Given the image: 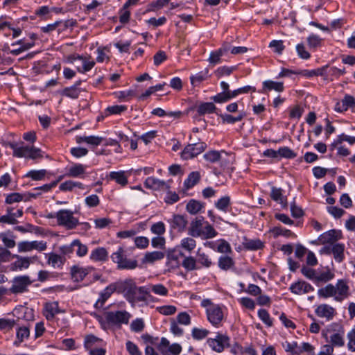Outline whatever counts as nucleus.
I'll return each mask as SVG.
<instances>
[{
	"instance_id": "3c124183",
	"label": "nucleus",
	"mask_w": 355,
	"mask_h": 355,
	"mask_svg": "<svg viewBox=\"0 0 355 355\" xmlns=\"http://www.w3.org/2000/svg\"><path fill=\"white\" fill-rule=\"evenodd\" d=\"M271 232L274 234V236L277 237L278 236L282 235L286 237L291 236L293 235V233L289 230L283 229L281 227H275L271 230Z\"/></svg>"
},
{
	"instance_id": "c9c22d12",
	"label": "nucleus",
	"mask_w": 355,
	"mask_h": 355,
	"mask_svg": "<svg viewBox=\"0 0 355 355\" xmlns=\"http://www.w3.org/2000/svg\"><path fill=\"white\" fill-rule=\"evenodd\" d=\"M285 349L286 352H290L293 355H300L303 352V349H302L300 346H298L297 343H288L286 342V344L284 345Z\"/></svg>"
},
{
	"instance_id": "f03ea898",
	"label": "nucleus",
	"mask_w": 355,
	"mask_h": 355,
	"mask_svg": "<svg viewBox=\"0 0 355 355\" xmlns=\"http://www.w3.org/2000/svg\"><path fill=\"white\" fill-rule=\"evenodd\" d=\"M58 225L67 230H73L79 224L78 218L73 216V212L69 209H61L55 214Z\"/></svg>"
},
{
	"instance_id": "864d4df0",
	"label": "nucleus",
	"mask_w": 355,
	"mask_h": 355,
	"mask_svg": "<svg viewBox=\"0 0 355 355\" xmlns=\"http://www.w3.org/2000/svg\"><path fill=\"white\" fill-rule=\"evenodd\" d=\"M209 334L207 329L193 328L192 330V337L196 340H200L206 338Z\"/></svg>"
},
{
	"instance_id": "f3484780",
	"label": "nucleus",
	"mask_w": 355,
	"mask_h": 355,
	"mask_svg": "<svg viewBox=\"0 0 355 355\" xmlns=\"http://www.w3.org/2000/svg\"><path fill=\"white\" fill-rule=\"evenodd\" d=\"M145 186L154 190L169 189L170 186L164 181L158 180L154 177H149L145 181Z\"/></svg>"
},
{
	"instance_id": "09e8293b",
	"label": "nucleus",
	"mask_w": 355,
	"mask_h": 355,
	"mask_svg": "<svg viewBox=\"0 0 355 355\" xmlns=\"http://www.w3.org/2000/svg\"><path fill=\"white\" fill-rule=\"evenodd\" d=\"M182 264L188 270H193L196 268V260L193 257H185Z\"/></svg>"
},
{
	"instance_id": "20e7f679",
	"label": "nucleus",
	"mask_w": 355,
	"mask_h": 355,
	"mask_svg": "<svg viewBox=\"0 0 355 355\" xmlns=\"http://www.w3.org/2000/svg\"><path fill=\"white\" fill-rule=\"evenodd\" d=\"M32 282L30 277L27 275L15 277L12 280V285L10 288V291L13 294L26 292L28 287Z\"/></svg>"
},
{
	"instance_id": "72a5a7b5",
	"label": "nucleus",
	"mask_w": 355,
	"mask_h": 355,
	"mask_svg": "<svg viewBox=\"0 0 355 355\" xmlns=\"http://www.w3.org/2000/svg\"><path fill=\"white\" fill-rule=\"evenodd\" d=\"M148 287L150 288V291H151L155 295L159 296H166L168 293V289L161 284H151Z\"/></svg>"
},
{
	"instance_id": "a19ab883",
	"label": "nucleus",
	"mask_w": 355,
	"mask_h": 355,
	"mask_svg": "<svg viewBox=\"0 0 355 355\" xmlns=\"http://www.w3.org/2000/svg\"><path fill=\"white\" fill-rule=\"evenodd\" d=\"M30 331L29 329L26 327H20L18 329L17 331V339L15 342L16 345H19L21 343H22L24 338H26L29 336Z\"/></svg>"
},
{
	"instance_id": "6ab92c4d",
	"label": "nucleus",
	"mask_w": 355,
	"mask_h": 355,
	"mask_svg": "<svg viewBox=\"0 0 355 355\" xmlns=\"http://www.w3.org/2000/svg\"><path fill=\"white\" fill-rule=\"evenodd\" d=\"M116 291V287L114 284L107 286L100 295L99 299L95 304V307L97 309L102 308L105 302L111 296V295Z\"/></svg>"
},
{
	"instance_id": "ddd939ff",
	"label": "nucleus",
	"mask_w": 355,
	"mask_h": 355,
	"mask_svg": "<svg viewBox=\"0 0 355 355\" xmlns=\"http://www.w3.org/2000/svg\"><path fill=\"white\" fill-rule=\"evenodd\" d=\"M339 232L335 230H331L321 234L318 239L320 244H333L340 239Z\"/></svg>"
},
{
	"instance_id": "052dcab7",
	"label": "nucleus",
	"mask_w": 355,
	"mask_h": 355,
	"mask_svg": "<svg viewBox=\"0 0 355 355\" xmlns=\"http://www.w3.org/2000/svg\"><path fill=\"white\" fill-rule=\"evenodd\" d=\"M101 339L94 336V335H88L85 339V347L87 349L92 348L95 343L101 342Z\"/></svg>"
},
{
	"instance_id": "412c9836",
	"label": "nucleus",
	"mask_w": 355,
	"mask_h": 355,
	"mask_svg": "<svg viewBox=\"0 0 355 355\" xmlns=\"http://www.w3.org/2000/svg\"><path fill=\"white\" fill-rule=\"evenodd\" d=\"M239 94L241 93L239 89H238L234 91L219 93L217 95L213 96L211 99H213L216 103H221L229 101L230 99L236 96Z\"/></svg>"
},
{
	"instance_id": "bf43d9fd",
	"label": "nucleus",
	"mask_w": 355,
	"mask_h": 355,
	"mask_svg": "<svg viewBox=\"0 0 355 355\" xmlns=\"http://www.w3.org/2000/svg\"><path fill=\"white\" fill-rule=\"evenodd\" d=\"M150 230L153 234L162 235L165 232V225L162 222H157L151 226Z\"/></svg>"
},
{
	"instance_id": "473e14b6",
	"label": "nucleus",
	"mask_w": 355,
	"mask_h": 355,
	"mask_svg": "<svg viewBox=\"0 0 355 355\" xmlns=\"http://www.w3.org/2000/svg\"><path fill=\"white\" fill-rule=\"evenodd\" d=\"M165 254L162 252L154 251L152 252H147L145 254L144 262L153 263L155 261L161 260L164 257Z\"/></svg>"
},
{
	"instance_id": "13d9d810",
	"label": "nucleus",
	"mask_w": 355,
	"mask_h": 355,
	"mask_svg": "<svg viewBox=\"0 0 355 355\" xmlns=\"http://www.w3.org/2000/svg\"><path fill=\"white\" fill-rule=\"evenodd\" d=\"M230 198L228 196H225L219 199L216 203V207L220 210L224 211H227L228 206L230 205Z\"/></svg>"
},
{
	"instance_id": "4468645a",
	"label": "nucleus",
	"mask_w": 355,
	"mask_h": 355,
	"mask_svg": "<svg viewBox=\"0 0 355 355\" xmlns=\"http://www.w3.org/2000/svg\"><path fill=\"white\" fill-rule=\"evenodd\" d=\"M315 313L318 317L325 318L331 320L336 315V310L328 304H320L315 309Z\"/></svg>"
},
{
	"instance_id": "6e6d98bb",
	"label": "nucleus",
	"mask_w": 355,
	"mask_h": 355,
	"mask_svg": "<svg viewBox=\"0 0 355 355\" xmlns=\"http://www.w3.org/2000/svg\"><path fill=\"white\" fill-rule=\"evenodd\" d=\"M258 315L260 319L268 327L272 325V320H271L268 312L266 309H260L258 312Z\"/></svg>"
},
{
	"instance_id": "4be33fe9",
	"label": "nucleus",
	"mask_w": 355,
	"mask_h": 355,
	"mask_svg": "<svg viewBox=\"0 0 355 355\" xmlns=\"http://www.w3.org/2000/svg\"><path fill=\"white\" fill-rule=\"evenodd\" d=\"M270 198L276 201L279 202L282 205V207L286 208L288 207L287 198L283 196L282 189L280 188L272 187L270 193Z\"/></svg>"
},
{
	"instance_id": "aec40b11",
	"label": "nucleus",
	"mask_w": 355,
	"mask_h": 355,
	"mask_svg": "<svg viewBox=\"0 0 355 355\" xmlns=\"http://www.w3.org/2000/svg\"><path fill=\"white\" fill-rule=\"evenodd\" d=\"M239 94L241 93L239 89H238L234 91L219 93L217 95L213 96L211 99H213L216 103H221L229 101L230 99L236 96Z\"/></svg>"
},
{
	"instance_id": "6e6552de",
	"label": "nucleus",
	"mask_w": 355,
	"mask_h": 355,
	"mask_svg": "<svg viewBox=\"0 0 355 355\" xmlns=\"http://www.w3.org/2000/svg\"><path fill=\"white\" fill-rule=\"evenodd\" d=\"M157 348L164 355H178L182 351V347L179 344L170 345L169 341L165 338L161 339Z\"/></svg>"
},
{
	"instance_id": "5fc2aeb1",
	"label": "nucleus",
	"mask_w": 355,
	"mask_h": 355,
	"mask_svg": "<svg viewBox=\"0 0 355 355\" xmlns=\"http://www.w3.org/2000/svg\"><path fill=\"white\" fill-rule=\"evenodd\" d=\"M204 157L207 161L214 163L220 159V154L218 151L211 150L205 153Z\"/></svg>"
},
{
	"instance_id": "39448f33",
	"label": "nucleus",
	"mask_w": 355,
	"mask_h": 355,
	"mask_svg": "<svg viewBox=\"0 0 355 355\" xmlns=\"http://www.w3.org/2000/svg\"><path fill=\"white\" fill-rule=\"evenodd\" d=\"M105 319L109 324H128L130 314L126 311H109L105 313Z\"/></svg>"
},
{
	"instance_id": "4c0bfd02",
	"label": "nucleus",
	"mask_w": 355,
	"mask_h": 355,
	"mask_svg": "<svg viewBox=\"0 0 355 355\" xmlns=\"http://www.w3.org/2000/svg\"><path fill=\"white\" fill-rule=\"evenodd\" d=\"M72 246H74V251L78 257H83L87 253V247L78 239L72 242Z\"/></svg>"
},
{
	"instance_id": "a878e982",
	"label": "nucleus",
	"mask_w": 355,
	"mask_h": 355,
	"mask_svg": "<svg viewBox=\"0 0 355 355\" xmlns=\"http://www.w3.org/2000/svg\"><path fill=\"white\" fill-rule=\"evenodd\" d=\"M200 179V173L198 171L191 172L187 180H185L184 185L185 189H189L190 188L194 187Z\"/></svg>"
},
{
	"instance_id": "a18cd8bd",
	"label": "nucleus",
	"mask_w": 355,
	"mask_h": 355,
	"mask_svg": "<svg viewBox=\"0 0 355 355\" xmlns=\"http://www.w3.org/2000/svg\"><path fill=\"white\" fill-rule=\"evenodd\" d=\"M156 310L162 315H171L176 312L177 309L175 306L173 305H166L158 306L156 308Z\"/></svg>"
},
{
	"instance_id": "49530a36",
	"label": "nucleus",
	"mask_w": 355,
	"mask_h": 355,
	"mask_svg": "<svg viewBox=\"0 0 355 355\" xmlns=\"http://www.w3.org/2000/svg\"><path fill=\"white\" fill-rule=\"evenodd\" d=\"M234 265L232 259L230 257H222L219 259L218 266L222 269L227 270Z\"/></svg>"
},
{
	"instance_id": "f704fd0d",
	"label": "nucleus",
	"mask_w": 355,
	"mask_h": 355,
	"mask_svg": "<svg viewBox=\"0 0 355 355\" xmlns=\"http://www.w3.org/2000/svg\"><path fill=\"white\" fill-rule=\"evenodd\" d=\"M79 83H78L77 84H76V85L73 87L64 88L62 93V95L67 96L72 98H77L79 96L81 92L80 89L77 87V85Z\"/></svg>"
},
{
	"instance_id": "0e129e2a",
	"label": "nucleus",
	"mask_w": 355,
	"mask_h": 355,
	"mask_svg": "<svg viewBox=\"0 0 355 355\" xmlns=\"http://www.w3.org/2000/svg\"><path fill=\"white\" fill-rule=\"evenodd\" d=\"M33 250L42 252L46 250L47 243L44 241H31Z\"/></svg>"
},
{
	"instance_id": "58836bf2",
	"label": "nucleus",
	"mask_w": 355,
	"mask_h": 355,
	"mask_svg": "<svg viewBox=\"0 0 355 355\" xmlns=\"http://www.w3.org/2000/svg\"><path fill=\"white\" fill-rule=\"evenodd\" d=\"M10 211H12V207H7L6 214L0 217L1 223H6L10 225H16L18 223V220L16 218H14L12 214H10Z\"/></svg>"
},
{
	"instance_id": "2f4dec72",
	"label": "nucleus",
	"mask_w": 355,
	"mask_h": 355,
	"mask_svg": "<svg viewBox=\"0 0 355 355\" xmlns=\"http://www.w3.org/2000/svg\"><path fill=\"white\" fill-rule=\"evenodd\" d=\"M318 295L320 297L327 298L329 297L336 296V288L332 284H328L324 288H322L318 290Z\"/></svg>"
},
{
	"instance_id": "0eeeda50",
	"label": "nucleus",
	"mask_w": 355,
	"mask_h": 355,
	"mask_svg": "<svg viewBox=\"0 0 355 355\" xmlns=\"http://www.w3.org/2000/svg\"><path fill=\"white\" fill-rule=\"evenodd\" d=\"M207 148L205 142H198L194 144H188L181 153V157L184 159L193 158L202 153Z\"/></svg>"
},
{
	"instance_id": "de8ad7c7",
	"label": "nucleus",
	"mask_w": 355,
	"mask_h": 355,
	"mask_svg": "<svg viewBox=\"0 0 355 355\" xmlns=\"http://www.w3.org/2000/svg\"><path fill=\"white\" fill-rule=\"evenodd\" d=\"M26 194H21L19 193H13L7 196L6 198V202L7 204H12L14 202H18L21 200H24Z\"/></svg>"
},
{
	"instance_id": "423d86ee",
	"label": "nucleus",
	"mask_w": 355,
	"mask_h": 355,
	"mask_svg": "<svg viewBox=\"0 0 355 355\" xmlns=\"http://www.w3.org/2000/svg\"><path fill=\"white\" fill-rule=\"evenodd\" d=\"M116 291L119 293H125V297L128 300L129 297L135 293L137 286L135 282L132 279H126L123 281H119L114 284Z\"/></svg>"
},
{
	"instance_id": "2eb2a0df",
	"label": "nucleus",
	"mask_w": 355,
	"mask_h": 355,
	"mask_svg": "<svg viewBox=\"0 0 355 355\" xmlns=\"http://www.w3.org/2000/svg\"><path fill=\"white\" fill-rule=\"evenodd\" d=\"M355 107V99L351 96L346 94L341 102H337L335 105V110L338 112H343L347 109Z\"/></svg>"
},
{
	"instance_id": "a211bd4d",
	"label": "nucleus",
	"mask_w": 355,
	"mask_h": 355,
	"mask_svg": "<svg viewBox=\"0 0 355 355\" xmlns=\"http://www.w3.org/2000/svg\"><path fill=\"white\" fill-rule=\"evenodd\" d=\"M335 287L336 288V295L335 296L336 301L341 302L349 295V287L343 280H339Z\"/></svg>"
},
{
	"instance_id": "37998d69",
	"label": "nucleus",
	"mask_w": 355,
	"mask_h": 355,
	"mask_svg": "<svg viewBox=\"0 0 355 355\" xmlns=\"http://www.w3.org/2000/svg\"><path fill=\"white\" fill-rule=\"evenodd\" d=\"M78 59L83 60V67H78V71L80 73H85L89 71L95 64L94 61H87L85 58L82 56H78ZM73 60L76 58H73Z\"/></svg>"
},
{
	"instance_id": "dca6fc26",
	"label": "nucleus",
	"mask_w": 355,
	"mask_h": 355,
	"mask_svg": "<svg viewBox=\"0 0 355 355\" xmlns=\"http://www.w3.org/2000/svg\"><path fill=\"white\" fill-rule=\"evenodd\" d=\"M60 310L58 302H46L44 304L43 314L48 320H51Z\"/></svg>"
},
{
	"instance_id": "f8f14e48",
	"label": "nucleus",
	"mask_w": 355,
	"mask_h": 355,
	"mask_svg": "<svg viewBox=\"0 0 355 355\" xmlns=\"http://www.w3.org/2000/svg\"><path fill=\"white\" fill-rule=\"evenodd\" d=\"M204 218H196L190 223L189 234L193 237H200L202 234Z\"/></svg>"
},
{
	"instance_id": "5701e85b",
	"label": "nucleus",
	"mask_w": 355,
	"mask_h": 355,
	"mask_svg": "<svg viewBox=\"0 0 355 355\" xmlns=\"http://www.w3.org/2000/svg\"><path fill=\"white\" fill-rule=\"evenodd\" d=\"M108 258V253L104 248H97L90 255V259L95 261H105Z\"/></svg>"
},
{
	"instance_id": "1a4fd4ad",
	"label": "nucleus",
	"mask_w": 355,
	"mask_h": 355,
	"mask_svg": "<svg viewBox=\"0 0 355 355\" xmlns=\"http://www.w3.org/2000/svg\"><path fill=\"white\" fill-rule=\"evenodd\" d=\"M230 338L228 336L218 334L216 338H209L207 343L209 347L217 352H221L225 346L229 345Z\"/></svg>"
},
{
	"instance_id": "393cba45",
	"label": "nucleus",
	"mask_w": 355,
	"mask_h": 355,
	"mask_svg": "<svg viewBox=\"0 0 355 355\" xmlns=\"http://www.w3.org/2000/svg\"><path fill=\"white\" fill-rule=\"evenodd\" d=\"M88 274L87 269L74 266L71 268V275L75 282L82 281Z\"/></svg>"
},
{
	"instance_id": "c85d7f7f",
	"label": "nucleus",
	"mask_w": 355,
	"mask_h": 355,
	"mask_svg": "<svg viewBox=\"0 0 355 355\" xmlns=\"http://www.w3.org/2000/svg\"><path fill=\"white\" fill-rule=\"evenodd\" d=\"M344 250L345 246L343 244L336 243L332 246V254L335 260L338 262H341L344 259Z\"/></svg>"
},
{
	"instance_id": "e433bc0d",
	"label": "nucleus",
	"mask_w": 355,
	"mask_h": 355,
	"mask_svg": "<svg viewBox=\"0 0 355 355\" xmlns=\"http://www.w3.org/2000/svg\"><path fill=\"white\" fill-rule=\"evenodd\" d=\"M85 171V166L80 164H76L72 166L67 173L68 176L70 177H78L80 175L84 174Z\"/></svg>"
},
{
	"instance_id": "c03bdc74",
	"label": "nucleus",
	"mask_w": 355,
	"mask_h": 355,
	"mask_svg": "<svg viewBox=\"0 0 355 355\" xmlns=\"http://www.w3.org/2000/svg\"><path fill=\"white\" fill-rule=\"evenodd\" d=\"M180 245L183 249L191 252L196 248V242L193 239L187 237L182 240Z\"/></svg>"
},
{
	"instance_id": "69168bd1",
	"label": "nucleus",
	"mask_w": 355,
	"mask_h": 355,
	"mask_svg": "<svg viewBox=\"0 0 355 355\" xmlns=\"http://www.w3.org/2000/svg\"><path fill=\"white\" fill-rule=\"evenodd\" d=\"M269 46L275 49V52L281 54L284 49L282 40H272L270 42Z\"/></svg>"
},
{
	"instance_id": "9b49d317",
	"label": "nucleus",
	"mask_w": 355,
	"mask_h": 355,
	"mask_svg": "<svg viewBox=\"0 0 355 355\" xmlns=\"http://www.w3.org/2000/svg\"><path fill=\"white\" fill-rule=\"evenodd\" d=\"M12 257H15L17 259V260L12 263V269L16 270L19 269L22 270L23 268H28L31 264V263H33L34 261L37 259V256H33L31 257H21L17 254H14Z\"/></svg>"
},
{
	"instance_id": "7c9ffc66",
	"label": "nucleus",
	"mask_w": 355,
	"mask_h": 355,
	"mask_svg": "<svg viewBox=\"0 0 355 355\" xmlns=\"http://www.w3.org/2000/svg\"><path fill=\"white\" fill-rule=\"evenodd\" d=\"M110 178L115 180L121 186H125L128 184V178L125 176L124 171L111 172L110 173Z\"/></svg>"
},
{
	"instance_id": "680f3d73",
	"label": "nucleus",
	"mask_w": 355,
	"mask_h": 355,
	"mask_svg": "<svg viewBox=\"0 0 355 355\" xmlns=\"http://www.w3.org/2000/svg\"><path fill=\"white\" fill-rule=\"evenodd\" d=\"M17 249L20 253L30 252L33 250L31 242L28 241L19 242L17 244Z\"/></svg>"
},
{
	"instance_id": "c756f323",
	"label": "nucleus",
	"mask_w": 355,
	"mask_h": 355,
	"mask_svg": "<svg viewBox=\"0 0 355 355\" xmlns=\"http://www.w3.org/2000/svg\"><path fill=\"white\" fill-rule=\"evenodd\" d=\"M274 89L277 92H282L284 90L283 83L274 82L272 80H266L263 83V92L266 90Z\"/></svg>"
},
{
	"instance_id": "ea45409f",
	"label": "nucleus",
	"mask_w": 355,
	"mask_h": 355,
	"mask_svg": "<svg viewBox=\"0 0 355 355\" xmlns=\"http://www.w3.org/2000/svg\"><path fill=\"white\" fill-rule=\"evenodd\" d=\"M64 261V258L57 254L52 253L49 255L48 262L51 263L53 268H60L63 265Z\"/></svg>"
},
{
	"instance_id": "9d476101",
	"label": "nucleus",
	"mask_w": 355,
	"mask_h": 355,
	"mask_svg": "<svg viewBox=\"0 0 355 355\" xmlns=\"http://www.w3.org/2000/svg\"><path fill=\"white\" fill-rule=\"evenodd\" d=\"M208 320L214 326L217 327L223 318V313L218 305L211 306L207 309Z\"/></svg>"
},
{
	"instance_id": "79ce46f5",
	"label": "nucleus",
	"mask_w": 355,
	"mask_h": 355,
	"mask_svg": "<svg viewBox=\"0 0 355 355\" xmlns=\"http://www.w3.org/2000/svg\"><path fill=\"white\" fill-rule=\"evenodd\" d=\"M216 235L217 232L214 228L210 224L206 223V225L205 226L204 230H202V234L200 236V237L208 239H212Z\"/></svg>"
},
{
	"instance_id": "4d7b16f0",
	"label": "nucleus",
	"mask_w": 355,
	"mask_h": 355,
	"mask_svg": "<svg viewBox=\"0 0 355 355\" xmlns=\"http://www.w3.org/2000/svg\"><path fill=\"white\" fill-rule=\"evenodd\" d=\"M236 69V67H226L223 66L221 67H219L216 71V74L217 76H228L230 75L234 70Z\"/></svg>"
},
{
	"instance_id": "b1692460",
	"label": "nucleus",
	"mask_w": 355,
	"mask_h": 355,
	"mask_svg": "<svg viewBox=\"0 0 355 355\" xmlns=\"http://www.w3.org/2000/svg\"><path fill=\"white\" fill-rule=\"evenodd\" d=\"M187 225V220L182 215H175L171 222V227L178 230L179 232L184 230Z\"/></svg>"
},
{
	"instance_id": "774afa93",
	"label": "nucleus",
	"mask_w": 355,
	"mask_h": 355,
	"mask_svg": "<svg viewBox=\"0 0 355 355\" xmlns=\"http://www.w3.org/2000/svg\"><path fill=\"white\" fill-rule=\"evenodd\" d=\"M127 350L130 355H141V352L136 345L131 341H128L126 343Z\"/></svg>"
},
{
	"instance_id": "cd10ccee",
	"label": "nucleus",
	"mask_w": 355,
	"mask_h": 355,
	"mask_svg": "<svg viewBox=\"0 0 355 355\" xmlns=\"http://www.w3.org/2000/svg\"><path fill=\"white\" fill-rule=\"evenodd\" d=\"M216 109L215 105L213 103H202L197 107V112L199 115H204L205 114L213 113Z\"/></svg>"
},
{
	"instance_id": "f257e3e1",
	"label": "nucleus",
	"mask_w": 355,
	"mask_h": 355,
	"mask_svg": "<svg viewBox=\"0 0 355 355\" xmlns=\"http://www.w3.org/2000/svg\"><path fill=\"white\" fill-rule=\"evenodd\" d=\"M128 301L135 305L138 302H144L145 305H148L150 302H156L157 300L150 293V288L148 286L137 287Z\"/></svg>"
},
{
	"instance_id": "338daca9",
	"label": "nucleus",
	"mask_w": 355,
	"mask_h": 355,
	"mask_svg": "<svg viewBox=\"0 0 355 355\" xmlns=\"http://www.w3.org/2000/svg\"><path fill=\"white\" fill-rule=\"evenodd\" d=\"M167 59L166 54L164 51H158L153 57L154 64L156 66L159 65Z\"/></svg>"
},
{
	"instance_id": "7ed1b4c3",
	"label": "nucleus",
	"mask_w": 355,
	"mask_h": 355,
	"mask_svg": "<svg viewBox=\"0 0 355 355\" xmlns=\"http://www.w3.org/2000/svg\"><path fill=\"white\" fill-rule=\"evenodd\" d=\"M111 258L114 262L118 264V267L120 268L134 269L137 266L136 260H128L126 259L122 248H119L116 252H114Z\"/></svg>"
},
{
	"instance_id": "603ef678",
	"label": "nucleus",
	"mask_w": 355,
	"mask_h": 355,
	"mask_svg": "<svg viewBox=\"0 0 355 355\" xmlns=\"http://www.w3.org/2000/svg\"><path fill=\"white\" fill-rule=\"evenodd\" d=\"M278 155L282 157L285 158H294L297 156L296 153H295L291 148L288 147H283L280 148L278 150Z\"/></svg>"
},
{
	"instance_id": "e2e57ef3",
	"label": "nucleus",
	"mask_w": 355,
	"mask_h": 355,
	"mask_svg": "<svg viewBox=\"0 0 355 355\" xmlns=\"http://www.w3.org/2000/svg\"><path fill=\"white\" fill-rule=\"evenodd\" d=\"M177 321L181 324L188 325L191 323V318L187 312H181L177 316Z\"/></svg>"
},
{
	"instance_id": "bb28decb",
	"label": "nucleus",
	"mask_w": 355,
	"mask_h": 355,
	"mask_svg": "<svg viewBox=\"0 0 355 355\" xmlns=\"http://www.w3.org/2000/svg\"><path fill=\"white\" fill-rule=\"evenodd\" d=\"M204 207V203L196 200H190L187 205L186 209L187 211L191 214H198L202 208Z\"/></svg>"
},
{
	"instance_id": "8fccbe9b",
	"label": "nucleus",
	"mask_w": 355,
	"mask_h": 355,
	"mask_svg": "<svg viewBox=\"0 0 355 355\" xmlns=\"http://www.w3.org/2000/svg\"><path fill=\"white\" fill-rule=\"evenodd\" d=\"M46 174V170H40V171H31L27 174L26 176L31 178L33 180H41L44 179Z\"/></svg>"
}]
</instances>
